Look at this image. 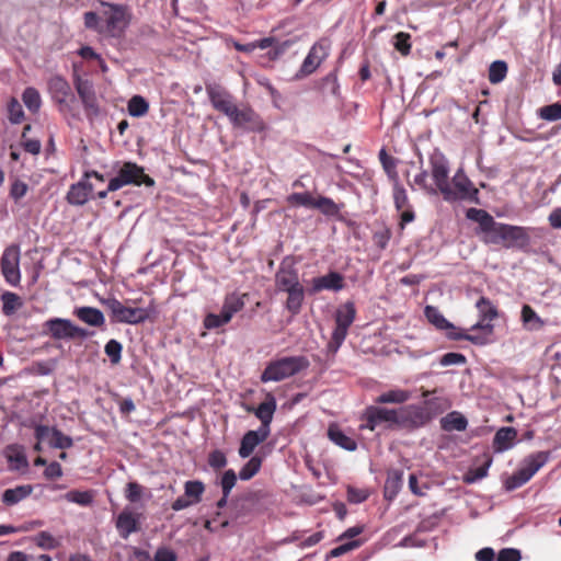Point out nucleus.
Masks as SVG:
<instances>
[{
    "label": "nucleus",
    "instance_id": "a211bd4d",
    "mask_svg": "<svg viewBox=\"0 0 561 561\" xmlns=\"http://www.w3.org/2000/svg\"><path fill=\"white\" fill-rule=\"evenodd\" d=\"M206 93L208 95V99L213 105V107L221 112L227 116V113H229L232 107L236 105L233 101V96L220 84L217 83H209L206 84Z\"/></svg>",
    "mask_w": 561,
    "mask_h": 561
},
{
    "label": "nucleus",
    "instance_id": "f03ea898",
    "mask_svg": "<svg viewBox=\"0 0 561 561\" xmlns=\"http://www.w3.org/2000/svg\"><path fill=\"white\" fill-rule=\"evenodd\" d=\"M99 7L102 14L104 34L112 37L122 36L131 19L129 5L99 0Z\"/></svg>",
    "mask_w": 561,
    "mask_h": 561
},
{
    "label": "nucleus",
    "instance_id": "f8f14e48",
    "mask_svg": "<svg viewBox=\"0 0 561 561\" xmlns=\"http://www.w3.org/2000/svg\"><path fill=\"white\" fill-rule=\"evenodd\" d=\"M431 420L430 411L419 404H410L399 409V426L404 428H417Z\"/></svg>",
    "mask_w": 561,
    "mask_h": 561
},
{
    "label": "nucleus",
    "instance_id": "5fc2aeb1",
    "mask_svg": "<svg viewBox=\"0 0 561 561\" xmlns=\"http://www.w3.org/2000/svg\"><path fill=\"white\" fill-rule=\"evenodd\" d=\"M8 118L11 124H20L24 118L22 105L15 98H12L8 103Z\"/></svg>",
    "mask_w": 561,
    "mask_h": 561
},
{
    "label": "nucleus",
    "instance_id": "bb28decb",
    "mask_svg": "<svg viewBox=\"0 0 561 561\" xmlns=\"http://www.w3.org/2000/svg\"><path fill=\"white\" fill-rule=\"evenodd\" d=\"M517 437V431L514 427H501L493 438V447L497 453H503L512 448Z\"/></svg>",
    "mask_w": 561,
    "mask_h": 561
},
{
    "label": "nucleus",
    "instance_id": "9d476101",
    "mask_svg": "<svg viewBox=\"0 0 561 561\" xmlns=\"http://www.w3.org/2000/svg\"><path fill=\"white\" fill-rule=\"evenodd\" d=\"M1 272L11 286H18L21 280L20 247L11 244L5 248L1 259Z\"/></svg>",
    "mask_w": 561,
    "mask_h": 561
},
{
    "label": "nucleus",
    "instance_id": "a18cd8bd",
    "mask_svg": "<svg viewBox=\"0 0 561 561\" xmlns=\"http://www.w3.org/2000/svg\"><path fill=\"white\" fill-rule=\"evenodd\" d=\"M262 458L259 456L251 457L248 462L239 471V478L243 481L252 479L261 469Z\"/></svg>",
    "mask_w": 561,
    "mask_h": 561
},
{
    "label": "nucleus",
    "instance_id": "338daca9",
    "mask_svg": "<svg viewBox=\"0 0 561 561\" xmlns=\"http://www.w3.org/2000/svg\"><path fill=\"white\" fill-rule=\"evenodd\" d=\"M522 553L515 548H504L497 553L496 561H520Z\"/></svg>",
    "mask_w": 561,
    "mask_h": 561
},
{
    "label": "nucleus",
    "instance_id": "4468645a",
    "mask_svg": "<svg viewBox=\"0 0 561 561\" xmlns=\"http://www.w3.org/2000/svg\"><path fill=\"white\" fill-rule=\"evenodd\" d=\"M75 87L85 110L87 116H98L100 114V107L98 104L93 83L88 79H82L81 77L77 76L75 79Z\"/></svg>",
    "mask_w": 561,
    "mask_h": 561
},
{
    "label": "nucleus",
    "instance_id": "cd10ccee",
    "mask_svg": "<svg viewBox=\"0 0 561 561\" xmlns=\"http://www.w3.org/2000/svg\"><path fill=\"white\" fill-rule=\"evenodd\" d=\"M32 492L33 486L31 484L18 485L15 488L4 490L1 495V501L7 506H13L27 499Z\"/></svg>",
    "mask_w": 561,
    "mask_h": 561
},
{
    "label": "nucleus",
    "instance_id": "e433bc0d",
    "mask_svg": "<svg viewBox=\"0 0 561 561\" xmlns=\"http://www.w3.org/2000/svg\"><path fill=\"white\" fill-rule=\"evenodd\" d=\"M522 321L524 327L529 331H537L543 327V321L528 305H524L522 308Z\"/></svg>",
    "mask_w": 561,
    "mask_h": 561
},
{
    "label": "nucleus",
    "instance_id": "0e129e2a",
    "mask_svg": "<svg viewBox=\"0 0 561 561\" xmlns=\"http://www.w3.org/2000/svg\"><path fill=\"white\" fill-rule=\"evenodd\" d=\"M360 546V541L359 540H351V541H347L345 543H342L335 548H333L330 552H329V558H337V557H341L343 556L344 553L348 552V551H352L356 548H358Z\"/></svg>",
    "mask_w": 561,
    "mask_h": 561
},
{
    "label": "nucleus",
    "instance_id": "dca6fc26",
    "mask_svg": "<svg viewBox=\"0 0 561 561\" xmlns=\"http://www.w3.org/2000/svg\"><path fill=\"white\" fill-rule=\"evenodd\" d=\"M247 412L253 413L261 422L259 428L271 433V423L277 408L276 399L273 394L268 393L264 402L260 403L256 408L249 404H243Z\"/></svg>",
    "mask_w": 561,
    "mask_h": 561
},
{
    "label": "nucleus",
    "instance_id": "052dcab7",
    "mask_svg": "<svg viewBox=\"0 0 561 561\" xmlns=\"http://www.w3.org/2000/svg\"><path fill=\"white\" fill-rule=\"evenodd\" d=\"M529 480L524 476V473L518 469L511 477H508L504 486L507 491L516 490L527 483Z\"/></svg>",
    "mask_w": 561,
    "mask_h": 561
},
{
    "label": "nucleus",
    "instance_id": "ea45409f",
    "mask_svg": "<svg viewBox=\"0 0 561 561\" xmlns=\"http://www.w3.org/2000/svg\"><path fill=\"white\" fill-rule=\"evenodd\" d=\"M314 208L321 214L329 217L337 216L341 211V206L337 205L332 198L319 196L316 201Z\"/></svg>",
    "mask_w": 561,
    "mask_h": 561
},
{
    "label": "nucleus",
    "instance_id": "6e6d98bb",
    "mask_svg": "<svg viewBox=\"0 0 561 561\" xmlns=\"http://www.w3.org/2000/svg\"><path fill=\"white\" fill-rule=\"evenodd\" d=\"M36 545L45 550H53L59 546V540L48 531H41L35 538Z\"/></svg>",
    "mask_w": 561,
    "mask_h": 561
},
{
    "label": "nucleus",
    "instance_id": "4c0bfd02",
    "mask_svg": "<svg viewBox=\"0 0 561 561\" xmlns=\"http://www.w3.org/2000/svg\"><path fill=\"white\" fill-rule=\"evenodd\" d=\"M402 485V472L392 471L388 474L385 483V497L392 500L397 496Z\"/></svg>",
    "mask_w": 561,
    "mask_h": 561
},
{
    "label": "nucleus",
    "instance_id": "6ab92c4d",
    "mask_svg": "<svg viewBox=\"0 0 561 561\" xmlns=\"http://www.w3.org/2000/svg\"><path fill=\"white\" fill-rule=\"evenodd\" d=\"M73 323L65 318H51L44 322L43 334L54 340H72Z\"/></svg>",
    "mask_w": 561,
    "mask_h": 561
},
{
    "label": "nucleus",
    "instance_id": "774afa93",
    "mask_svg": "<svg viewBox=\"0 0 561 561\" xmlns=\"http://www.w3.org/2000/svg\"><path fill=\"white\" fill-rule=\"evenodd\" d=\"M176 553L168 547H159L152 561H176Z\"/></svg>",
    "mask_w": 561,
    "mask_h": 561
},
{
    "label": "nucleus",
    "instance_id": "49530a36",
    "mask_svg": "<svg viewBox=\"0 0 561 561\" xmlns=\"http://www.w3.org/2000/svg\"><path fill=\"white\" fill-rule=\"evenodd\" d=\"M507 75V65L503 60H495L489 68V81L493 84L502 82Z\"/></svg>",
    "mask_w": 561,
    "mask_h": 561
},
{
    "label": "nucleus",
    "instance_id": "c03bdc74",
    "mask_svg": "<svg viewBox=\"0 0 561 561\" xmlns=\"http://www.w3.org/2000/svg\"><path fill=\"white\" fill-rule=\"evenodd\" d=\"M128 113L133 117H141L148 113L149 103L141 95H134L127 106Z\"/></svg>",
    "mask_w": 561,
    "mask_h": 561
},
{
    "label": "nucleus",
    "instance_id": "2eb2a0df",
    "mask_svg": "<svg viewBox=\"0 0 561 561\" xmlns=\"http://www.w3.org/2000/svg\"><path fill=\"white\" fill-rule=\"evenodd\" d=\"M430 165L436 190L442 194L443 187L449 183V162L440 151L435 150L430 157Z\"/></svg>",
    "mask_w": 561,
    "mask_h": 561
},
{
    "label": "nucleus",
    "instance_id": "79ce46f5",
    "mask_svg": "<svg viewBox=\"0 0 561 561\" xmlns=\"http://www.w3.org/2000/svg\"><path fill=\"white\" fill-rule=\"evenodd\" d=\"M476 307L479 312V318H483L484 320L493 321L499 316L496 307L485 297H481L477 301Z\"/></svg>",
    "mask_w": 561,
    "mask_h": 561
},
{
    "label": "nucleus",
    "instance_id": "a19ab883",
    "mask_svg": "<svg viewBox=\"0 0 561 561\" xmlns=\"http://www.w3.org/2000/svg\"><path fill=\"white\" fill-rule=\"evenodd\" d=\"M204 491H205V485L199 480H190L184 483V494L194 504H197L201 502Z\"/></svg>",
    "mask_w": 561,
    "mask_h": 561
},
{
    "label": "nucleus",
    "instance_id": "58836bf2",
    "mask_svg": "<svg viewBox=\"0 0 561 561\" xmlns=\"http://www.w3.org/2000/svg\"><path fill=\"white\" fill-rule=\"evenodd\" d=\"M22 101L26 108L32 113H37L42 106V98L39 92L33 88L27 87L22 93Z\"/></svg>",
    "mask_w": 561,
    "mask_h": 561
},
{
    "label": "nucleus",
    "instance_id": "603ef678",
    "mask_svg": "<svg viewBox=\"0 0 561 561\" xmlns=\"http://www.w3.org/2000/svg\"><path fill=\"white\" fill-rule=\"evenodd\" d=\"M392 44L401 55L408 56L411 51V35L405 32H399L393 36Z\"/></svg>",
    "mask_w": 561,
    "mask_h": 561
},
{
    "label": "nucleus",
    "instance_id": "f704fd0d",
    "mask_svg": "<svg viewBox=\"0 0 561 561\" xmlns=\"http://www.w3.org/2000/svg\"><path fill=\"white\" fill-rule=\"evenodd\" d=\"M392 195H393L394 207L398 211H401L408 207H411L407 190L399 182L397 171H393Z\"/></svg>",
    "mask_w": 561,
    "mask_h": 561
},
{
    "label": "nucleus",
    "instance_id": "13d9d810",
    "mask_svg": "<svg viewBox=\"0 0 561 561\" xmlns=\"http://www.w3.org/2000/svg\"><path fill=\"white\" fill-rule=\"evenodd\" d=\"M145 488L137 482H128L125 489V497L131 502L137 503L141 500Z\"/></svg>",
    "mask_w": 561,
    "mask_h": 561
},
{
    "label": "nucleus",
    "instance_id": "a878e982",
    "mask_svg": "<svg viewBox=\"0 0 561 561\" xmlns=\"http://www.w3.org/2000/svg\"><path fill=\"white\" fill-rule=\"evenodd\" d=\"M282 293L287 294V299L285 304V308L293 314L297 316L302 308L305 301V288L301 283L290 287L289 289H285Z\"/></svg>",
    "mask_w": 561,
    "mask_h": 561
},
{
    "label": "nucleus",
    "instance_id": "20e7f679",
    "mask_svg": "<svg viewBox=\"0 0 561 561\" xmlns=\"http://www.w3.org/2000/svg\"><path fill=\"white\" fill-rule=\"evenodd\" d=\"M442 196L447 203L468 201L471 203H479V191L474 187L473 183L466 175L462 168H459L451 182L443 187Z\"/></svg>",
    "mask_w": 561,
    "mask_h": 561
},
{
    "label": "nucleus",
    "instance_id": "1a4fd4ad",
    "mask_svg": "<svg viewBox=\"0 0 561 561\" xmlns=\"http://www.w3.org/2000/svg\"><path fill=\"white\" fill-rule=\"evenodd\" d=\"M113 320L121 323L138 324L149 318L148 310L144 308H131L124 306L119 300L112 298L106 301Z\"/></svg>",
    "mask_w": 561,
    "mask_h": 561
},
{
    "label": "nucleus",
    "instance_id": "423d86ee",
    "mask_svg": "<svg viewBox=\"0 0 561 561\" xmlns=\"http://www.w3.org/2000/svg\"><path fill=\"white\" fill-rule=\"evenodd\" d=\"M227 117L232 127L242 133H262L266 128L261 115L249 105H243L242 107L234 105L227 113Z\"/></svg>",
    "mask_w": 561,
    "mask_h": 561
},
{
    "label": "nucleus",
    "instance_id": "3c124183",
    "mask_svg": "<svg viewBox=\"0 0 561 561\" xmlns=\"http://www.w3.org/2000/svg\"><path fill=\"white\" fill-rule=\"evenodd\" d=\"M104 352L108 356L113 365H117L122 360L123 345L115 339H111L104 346Z\"/></svg>",
    "mask_w": 561,
    "mask_h": 561
},
{
    "label": "nucleus",
    "instance_id": "09e8293b",
    "mask_svg": "<svg viewBox=\"0 0 561 561\" xmlns=\"http://www.w3.org/2000/svg\"><path fill=\"white\" fill-rule=\"evenodd\" d=\"M84 26L98 33L104 34V25L102 20L101 10L99 12L88 11L83 14Z\"/></svg>",
    "mask_w": 561,
    "mask_h": 561
},
{
    "label": "nucleus",
    "instance_id": "680f3d73",
    "mask_svg": "<svg viewBox=\"0 0 561 561\" xmlns=\"http://www.w3.org/2000/svg\"><path fill=\"white\" fill-rule=\"evenodd\" d=\"M467 363V358L461 353H446L439 358V364L443 367L453 366V365H465Z\"/></svg>",
    "mask_w": 561,
    "mask_h": 561
},
{
    "label": "nucleus",
    "instance_id": "de8ad7c7",
    "mask_svg": "<svg viewBox=\"0 0 561 561\" xmlns=\"http://www.w3.org/2000/svg\"><path fill=\"white\" fill-rule=\"evenodd\" d=\"M65 497L68 502L79 504L81 506H89L93 503V492L92 491H78L72 490L65 494Z\"/></svg>",
    "mask_w": 561,
    "mask_h": 561
},
{
    "label": "nucleus",
    "instance_id": "c9c22d12",
    "mask_svg": "<svg viewBox=\"0 0 561 561\" xmlns=\"http://www.w3.org/2000/svg\"><path fill=\"white\" fill-rule=\"evenodd\" d=\"M411 398V392L402 389H391L387 392L381 393L375 400L378 404L396 403L401 404L407 402Z\"/></svg>",
    "mask_w": 561,
    "mask_h": 561
},
{
    "label": "nucleus",
    "instance_id": "2f4dec72",
    "mask_svg": "<svg viewBox=\"0 0 561 561\" xmlns=\"http://www.w3.org/2000/svg\"><path fill=\"white\" fill-rule=\"evenodd\" d=\"M328 436L332 443L347 451H354L357 448L356 440L347 436L337 425L329 426Z\"/></svg>",
    "mask_w": 561,
    "mask_h": 561
},
{
    "label": "nucleus",
    "instance_id": "bf43d9fd",
    "mask_svg": "<svg viewBox=\"0 0 561 561\" xmlns=\"http://www.w3.org/2000/svg\"><path fill=\"white\" fill-rule=\"evenodd\" d=\"M493 329H494V325L492 324V321H489V320H484L483 318H479L478 322L474 323L471 328H470V331L474 332V331H481V333H472L471 335H481V336H484L485 337V343H488L489 341V335L492 334L493 332Z\"/></svg>",
    "mask_w": 561,
    "mask_h": 561
},
{
    "label": "nucleus",
    "instance_id": "aec40b11",
    "mask_svg": "<svg viewBox=\"0 0 561 561\" xmlns=\"http://www.w3.org/2000/svg\"><path fill=\"white\" fill-rule=\"evenodd\" d=\"M299 273L295 265L288 260H284L275 273V287L278 293L289 289L299 284Z\"/></svg>",
    "mask_w": 561,
    "mask_h": 561
},
{
    "label": "nucleus",
    "instance_id": "7c9ffc66",
    "mask_svg": "<svg viewBox=\"0 0 561 561\" xmlns=\"http://www.w3.org/2000/svg\"><path fill=\"white\" fill-rule=\"evenodd\" d=\"M244 304V295L240 296L236 293L227 295L220 310L224 321L230 322L232 317L243 309Z\"/></svg>",
    "mask_w": 561,
    "mask_h": 561
},
{
    "label": "nucleus",
    "instance_id": "69168bd1",
    "mask_svg": "<svg viewBox=\"0 0 561 561\" xmlns=\"http://www.w3.org/2000/svg\"><path fill=\"white\" fill-rule=\"evenodd\" d=\"M208 465L213 469H222L227 465V457L221 450H214L208 456Z\"/></svg>",
    "mask_w": 561,
    "mask_h": 561
},
{
    "label": "nucleus",
    "instance_id": "37998d69",
    "mask_svg": "<svg viewBox=\"0 0 561 561\" xmlns=\"http://www.w3.org/2000/svg\"><path fill=\"white\" fill-rule=\"evenodd\" d=\"M492 463L491 459H486L483 465L470 468L463 476V481L468 484H473L488 476V470Z\"/></svg>",
    "mask_w": 561,
    "mask_h": 561
},
{
    "label": "nucleus",
    "instance_id": "72a5a7b5",
    "mask_svg": "<svg viewBox=\"0 0 561 561\" xmlns=\"http://www.w3.org/2000/svg\"><path fill=\"white\" fill-rule=\"evenodd\" d=\"M324 56L325 51L323 46L313 45L302 62L301 71L304 73H311L313 70H316Z\"/></svg>",
    "mask_w": 561,
    "mask_h": 561
},
{
    "label": "nucleus",
    "instance_id": "c85d7f7f",
    "mask_svg": "<svg viewBox=\"0 0 561 561\" xmlns=\"http://www.w3.org/2000/svg\"><path fill=\"white\" fill-rule=\"evenodd\" d=\"M73 314L91 327H101L105 322L103 312L94 307H78L75 309Z\"/></svg>",
    "mask_w": 561,
    "mask_h": 561
},
{
    "label": "nucleus",
    "instance_id": "ddd939ff",
    "mask_svg": "<svg viewBox=\"0 0 561 561\" xmlns=\"http://www.w3.org/2000/svg\"><path fill=\"white\" fill-rule=\"evenodd\" d=\"M35 438L39 443H46L51 448L68 449L72 447L73 440L56 427L47 425H37L35 427Z\"/></svg>",
    "mask_w": 561,
    "mask_h": 561
},
{
    "label": "nucleus",
    "instance_id": "f3484780",
    "mask_svg": "<svg viewBox=\"0 0 561 561\" xmlns=\"http://www.w3.org/2000/svg\"><path fill=\"white\" fill-rule=\"evenodd\" d=\"M345 287L344 276L336 272L330 271L325 275L317 276L311 279L309 294H318L323 290L341 291Z\"/></svg>",
    "mask_w": 561,
    "mask_h": 561
},
{
    "label": "nucleus",
    "instance_id": "39448f33",
    "mask_svg": "<svg viewBox=\"0 0 561 561\" xmlns=\"http://www.w3.org/2000/svg\"><path fill=\"white\" fill-rule=\"evenodd\" d=\"M356 318V308L353 301H346L341 305L334 312L335 327L328 343V350L336 353L344 343L348 329Z\"/></svg>",
    "mask_w": 561,
    "mask_h": 561
},
{
    "label": "nucleus",
    "instance_id": "5701e85b",
    "mask_svg": "<svg viewBox=\"0 0 561 561\" xmlns=\"http://www.w3.org/2000/svg\"><path fill=\"white\" fill-rule=\"evenodd\" d=\"M92 192L93 185L89 181L82 179L70 186L66 199L70 205L82 206L89 201Z\"/></svg>",
    "mask_w": 561,
    "mask_h": 561
},
{
    "label": "nucleus",
    "instance_id": "7ed1b4c3",
    "mask_svg": "<svg viewBox=\"0 0 561 561\" xmlns=\"http://www.w3.org/2000/svg\"><path fill=\"white\" fill-rule=\"evenodd\" d=\"M309 367L305 356H286L267 364L261 375L262 382H277L299 374Z\"/></svg>",
    "mask_w": 561,
    "mask_h": 561
},
{
    "label": "nucleus",
    "instance_id": "c756f323",
    "mask_svg": "<svg viewBox=\"0 0 561 561\" xmlns=\"http://www.w3.org/2000/svg\"><path fill=\"white\" fill-rule=\"evenodd\" d=\"M116 528L121 537L127 539L133 533L138 530V520L131 512L124 510L117 516Z\"/></svg>",
    "mask_w": 561,
    "mask_h": 561
},
{
    "label": "nucleus",
    "instance_id": "412c9836",
    "mask_svg": "<svg viewBox=\"0 0 561 561\" xmlns=\"http://www.w3.org/2000/svg\"><path fill=\"white\" fill-rule=\"evenodd\" d=\"M48 89L53 100L60 106H68V101L73 99L70 84L60 76H55L49 79Z\"/></svg>",
    "mask_w": 561,
    "mask_h": 561
},
{
    "label": "nucleus",
    "instance_id": "e2e57ef3",
    "mask_svg": "<svg viewBox=\"0 0 561 561\" xmlns=\"http://www.w3.org/2000/svg\"><path fill=\"white\" fill-rule=\"evenodd\" d=\"M237 474L232 469H228L221 477L220 486L226 497L229 496L231 490L236 485Z\"/></svg>",
    "mask_w": 561,
    "mask_h": 561
},
{
    "label": "nucleus",
    "instance_id": "8fccbe9b",
    "mask_svg": "<svg viewBox=\"0 0 561 561\" xmlns=\"http://www.w3.org/2000/svg\"><path fill=\"white\" fill-rule=\"evenodd\" d=\"M317 198H314L309 192L293 193L288 195L287 202L294 206H302L306 208H314Z\"/></svg>",
    "mask_w": 561,
    "mask_h": 561
},
{
    "label": "nucleus",
    "instance_id": "4be33fe9",
    "mask_svg": "<svg viewBox=\"0 0 561 561\" xmlns=\"http://www.w3.org/2000/svg\"><path fill=\"white\" fill-rule=\"evenodd\" d=\"M270 434L271 433L263 431L261 428L248 431L241 438L238 451L239 456L243 459L250 457L253 450L256 448V446L266 440Z\"/></svg>",
    "mask_w": 561,
    "mask_h": 561
},
{
    "label": "nucleus",
    "instance_id": "b1692460",
    "mask_svg": "<svg viewBox=\"0 0 561 561\" xmlns=\"http://www.w3.org/2000/svg\"><path fill=\"white\" fill-rule=\"evenodd\" d=\"M548 451H537L528 455L522 461L519 470L530 480L549 460Z\"/></svg>",
    "mask_w": 561,
    "mask_h": 561
},
{
    "label": "nucleus",
    "instance_id": "393cba45",
    "mask_svg": "<svg viewBox=\"0 0 561 561\" xmlns=\"http://www.w3.org/2000/svg\"><path fill=\"white\" fill-rule=\"evenodd\" d=\"M4 456L9 462L10 470L19 471L28 468V461L23 446L18 444L7 446Z\"/></svg>",
    "mask_w": 561,
    "mask_h": 561
},
{
    "label": "nucleus",
    "instance_id": "0eeeda50",
    "mask_svg": "<svg viewBox=\"0 0 561 561\" xmlns=\"http://www.w3.org/2000/svg\"><path fill=\"white\" fill-rule=\"evenodd\" d=\"M146 185L153 186L154 181L147 175L144 168L135 162H124L117 171V175L110 180L108 191H117L126 185Z\"/></svg>",
    "mask_w": 561,
    "mask_h": 561
},
{
    "label": "nucleus",
    "instance_id": "473e14b6",
    "mask_svg": "<svg viewBox=\"0 0 561 561\" xmlns=\"http://www.w3.org/2000/svg\"><path fill=\"white\" fill-rule=\"evenodd\" d=\"M440 426L444 431L447 432H462L467 428L468 421L460 412L453 411L448 413L446 416L442 417Z\"/></svg>",
    "mask_w": 561,
    "mask_h": 561
},
{
    "label": "nucleus",
    "instance_id": "4d7b16f0",
    "mask_svg": "<svg viewBox=\"0 0 561 561\" xmlns=\"http://www.w3.org/2000/svg\"><path fill=\"white\" fill-rule=\"evenodd\" d=\"M2 311L5 316H11L19 306V296L11 291H5L1 296Z\"/></svg>",
    "mask_w": 561,
    "mask_h": 561
},
{
    "label": "nucleus",
    "instance_id": "6e6552de",
    "mask_svg": "<svg viewBox=\"0 0 561 561\" xmlns=\"http://www.w3.org/2000/svg\"><path fill=\"white\" fill-rule=\"evenodd\" d=\"M426 319L435 325L438 330L446 332V335L455 341L467 340L476 345H484L485 337L481 335H463V333L457 332V328L449 322L440 311L433 306H426L424 310Z\"/></svg>",
    "mask_w": 561,
    "mask_h": 561
},
{
    "label": "nucleus",
    "instance_id": "9b49d317",
    "mask_svg": "<svg viewBox=\"0 0 561 561\" xmlns=\"http://www.w3.org/2000/svg\"><path fill=\"white\" fill-rule=\"evenodd\" d=\"M365 427L374 431L378 425L387 423L399 426V409H387L378 405H369L365 409Z\"/></svg>",
    "mask_w": 561,
    "mask_h": 561
},
{
    "label": "nucleus",
    "instance_id": "864d4df0",
    "mask_svg": "<svg viewBox=\"0 0 561 561\" xmlns=\"http://www.w3.org/2000/svg\"><path fill=\"white\" fill-rule=\"evenodd\" d=\"M538 115L540 118L548 122H556L561 119V104L553 103L539 108Z\"/></svg>",
    "mask_w": 561,
    "mask_h": 561
},
{
    "label": "nucleus",
    "instance_id": "f257e3e1",
    "mask_svg": "<svg viewBox=\"0 0 561 561\" xmlns=\"http://www.w3.org/2000/svg\"><path fill=\"white\" fill-rule=\"evenodd\" d=\"M466 217L479 224V230L484 233L485 243L520 249L529 244V236L524 227L497 222L484 209L469 208Z\"/></svg>",
    "mask_w": 561,
    "mask_h": 561
}]
</instances>
